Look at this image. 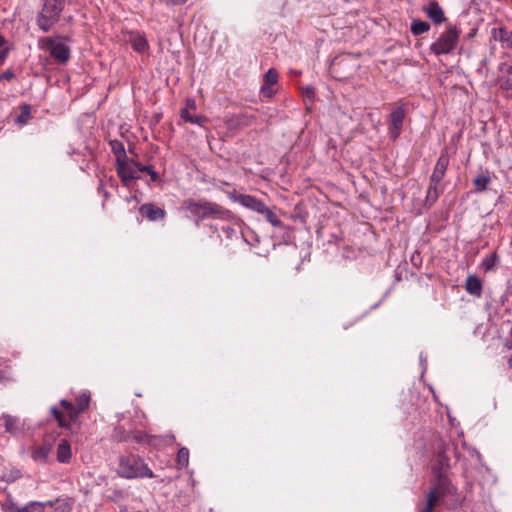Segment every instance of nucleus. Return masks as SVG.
<instances>
[{
  "mask_svg": "<svg viewBox=\"0 0 512 512\" xmlns=\"http://www.w3.org/2000/svg\"><path fill=\"white\" fill-rule=\"evenodd\" d=\"M90 402V392L83 391L77 396L75 404L66 399L60 400V406L65 413L56 406H52L50 412L59 427L66 429L71 435H77L81 431L79 416L89 408Z\"/></svg>",
  "mask_w": 512,
  "mask_h": 512,
  "instance_id": "1",
  "label": "nucleus"
},
{
  "mask_svg": "<svg viewBox=\"0 0 512 512\" xmlns=\"http://www.w3.org/2000/svg\"><path fill=\"white\" fill-rule=\"evenodd\" d=\"M448 471L432 470L429 491L426 494L425 502L418 504L417 512H433L440 500L456 494L457 489L448 478Z\"/></svg>",
  "mask_w": 512,
  "mask_h": 512,
  "instance_id": "2",
  "label": "nucleus"
},
{
  "mask_svg": "<svg viewBox=\"0 0 512 512\" xmlns=\"http://www.w3.org/2000/svg\"><path fill=\"white\" fill-rule=\"evenodd\" d=\"M182 209L187 210L192 215L197 217L196 225H199V221L206 218H214L220 219L222 221H233L234 215L227 209L223 208L221 205L210 202L207 200H201L196 202L193 199H187L183 201Z\"/></svg>",
  "mask_w": 512,
  "mask_h": 512,
  "instance_id": "3",
  "label": "nucleus"
},
{
  "mask_svg": "<svg viewBox=\"0 0 512 512\" xmlns=\"http://www.w3.org/2000/svg\"><path fill=\"white\" fill-rule=\"evenodd\" d=\"M434 449V462L432 470L442 471L450 469L451 455L458 460L460 455L456 443L450 438L438 437L433 444Z\"/></svg>",
  "mask_w": 512,
  "mask_h": 512,
  "instance_id": "4",
  "label": "nucleus"
},
{
  "mask_svg": "<svg viewBox=\"0 0 512 512\" xmlns=\"http://www.w3.org/2000/svg\"><path fill=\"white\" fill-rule=\"evenodd\" d=\"M66 0H42V6L36 17V23L43 32H49L59 22Z\"/></svg>",
  "mask_w": 512,
  "mask_h": 512,
  "instance_id": "5",
  "label": "nucleus"
},
{
  "mask_svg": "<svg viewBox=\"0 0 512 512\" xmlns=\"http://www.w3.org/2000/svg\"><path fill=\"white\" fill-rule=\"evenodd\" d=\"M117 473L120 477L127 479L155 477L144 460L135 455L120 457Z\"/></svg>",
  "mask_w": 512,
  "mask_h": 512,
  "instance_id": "6",
  "label": "nucleus"
},
{
  "mask_svg": "<svg viewBox=\"0 0 512 512\" xmlns=\"http://www.w3.org/2000/svg\"><path fill=\"white\" fill-rule=\"evenodd\" d=\"M461 30L454 24L448 23L446 29L430 45V51L436 56L451 54L457 47Z\"/></svg>",
  "mask_w": 512,
  "mask_h": 512,
  "instance_id": "7",
  "label": "nucleus"
},
{
  "mask_svg": "<svg viewBox=\"0 0 512 512\" xmlns=\"http://www.w3.org/2000/svg\"><path fill=\"white\" fill-rule=\"evenodd\" d=\"M360 54H342L333 59L331 64V72L335 78L346 80L351 78L357 72L359 65L357 59Z\"/></svg>",
  "mask_w": 512,
  "mask_h": 512,
  "instance_id": "8",
  "label": "nucleus"
},
{
  "mask_svg": "<svg viewBox=\"0 0 512 512\" xmlns=\"http://www.w3.org/2000/svg\"><path fill=\"white\" fill-rule=\"evenodd\" d=\"M40 48L48 50L50 56L58 64L67 63L71 56L70 48L63 43L56 42L52 37L42 38L40 40Z\"/></svg>",
  "mask_w": 512,
  "mask_h": 512,
  "instance_id": "9",
  "label": "nucleus"
},
{
  "mask_svg": "<svg viewBox=\"0 0 512 512\" xmlns=\"http://www.w3.org/2000/svg\"><path fill=\"white\" fill-rule=\"evenodd\" d=\"M137 164L141 163L130 160L127 157L116 162L117 175L121 179L123 185L127 188L131 187L134 180L140 178L139 173L141 171L137 170Z\"/></svg>",
  "mask_w": 512,
  "mask_h": 512,
  "instance_id": "10",
  "label": "nucleus"
},
{
  "mask_svg": "<svg viewBox=\"0 0 512 512\" xmlns=\"http://www.w3.org/2000/svg\"><path fill=\"white\" fill-rule=\"evenodd\" d=\"M259 123V115L257 112L253 110H245L238 114H235L231 118L230 126L232 128H241L244 126H258Z\"/></svg>",
  "mask_w": 512,
  "mask_h": 512,
  "instance_id": "11",
  "label": "nucleus"
},
{
  "mask_svg": "<svg viewBox=\"0 0 512 512\" xmlns=\"http://www.w3.org/2000/svg\"><path fill=\"white\" fill-rule=\"evenodd\" d=\"M449 163L450 157L448 155L447 149L445 148L441 151V154L436 161L433 172L430 176V181L435 183H441L445 176Z\"/></svg>",
  "mask_w": 512,
  "mask_h": 512,
  "instance_id": "12",
  "label": "nucleus"
},
{
  "mask_svg": "<svg viewBox=\"0 0 512 512\" xmlns=\"http://www.w3.org/2000/svg\"><path fill=\"white\" fill-rule=\"evenodd\" d=\"M422 10L434 25H441L447 20L443 9L435 0H431Z\"/></svg>",
  "mask_w": 512,
  "mask_h": 512,
  "instance_id": "13",
  "label": "nucleus"
},
{
  "mask_svg": "<svg viewBox=\"0 0 512 512\" xmlns=\"http://www.w3.org/2000/svg\"><path fill=\"white\" fill-rule=\"evenodd\" d=\"M139 213L142 217L152 222L163 220L166 217V211L153 203L141 205Z\"/></svg>",
  "mask_w": 512,
  "mask_h": 512,
  "instance_id": "14",
  "label": "nucleus"
},
{
  "mask_svg": "<svg viewBox=\"0 0 512 512\" xmlns=\"http://www.w3.org/2000/svg\"><path fill=\"white\" fill-rule=\"evenodd\" d=\"M497 81L501 89L512 90V61L503 62L498 66Z\"/></svg>",
  "mask_w": 512,
  "mask_h": 512,
  "instance_id": "15",
  "label": "nucleus"
},
{
  "mask_svg": "<svg viewBox=\"0 0 512 512\" xmlns=\"http://www.w3.org/2000/svg\"><path fill=\"white\" fill-rule=\"evenodd\" d=\"M278 72L274 68H270L264 75L263 85L261 87V93L266 98H271L276 90L272 88V86L276 85L278 82Z\"/></svg>",
  "mask_w": 512,
  "mask_h": 512,
  "instance_id": "16",
  "label": "nucleus"
},
{
  "mask_svg": "<svg viewBox=\"0 0 512 512\" xmlns=\"http://www.w3.org/2000/svg\"><path fill=\"white\" fill-rule=\"evenodd\" d=\"M237 201L245 208L250 209L259 214H262L266 207V204L262 200L248 194H240L237 197Z\"/></svg>",
  "mask_w": 512,
  "mask_h": 512,
  "instance_id": "17",
  "label": "nucleus"
},
{
  "mask_svg": "<svg viewBox=\"0 0 512 512\" xmlns=\"http://www.w3.org/2000/svg\"><path fill=\"white\" fill-rule=\"evenodd\" d=\"M465 290L468 294L480 298L483 292V284L479 277L476 275H469L465 281Z\"/></svg>",
  "mask_w": 512,
  "mask_h": 512,
  "instance_id": "18",
  "label": "nucleus"
},
{
  "mask_svg": "<svg viewBox=\"0 0 512 512\" xmlns=\"http://www.w3.org/2000/svg\"><path fill=\"white\" fill-rule=\"evenodd\" d=\"M0 421L3 422L5 427V432L16 435L22 430V423L20 419L16 416H12L9 414H3L0 418Z\"/></svg>",
  "mask_w": 512,
  "mask_h": 512,
  "instance_id": "19",
  "label": "nucleus"
},
{
  "mask_svg": "<svg viewBox=\"0 0 512 512\" xmlns=\"http://www.w3.org/2000/svg\"><path fill=\"white\" fill-rule=\"evenodd\" d=\"M57 461L60 463H69L72 457L71 445L68 440L61 439L56 450Z\"/></svg>",
  "mask_w": 512,
  "mask_h": 512,
  "instance_id": "20",
  "label": "nucleus"
},
{
  "mask_svg": "<svg viewBox=\"0 0 512 512\" xmlns=\"http://www.w3.org/2000/svg\"><path fill=\"white\" fill-rule=\"evenodd\" d=\"M406 116V107L404 104H398L390 113V124L393 128H401Z\"/></svg>",
  "mask_w": 512,
  "mask_h": 512,
  "instance_id": "21",
  "label": "nucleus"
},
{
  "mask_svg": "<svg viewBox=\"0 0 512 512\" xmlns=\"http://www.w3.org/2000/svg\"><path fill=\"white\" fill-rule=\"evenodd\" d=\"M443 189L440 187V183L430 181L425 197V205L431 207L439 198Z\"/></svg>",
  "mask_w": 512,
  "mask_h": 512,
  "instance_id": "22",
  "label": "nucleus"
},
{
  "mask_svg": "<svg viewBox=\"0 0 512 512\" xmlns=\"http://www.w3.org/2000/svg\"><path fill=\"white\" fill-rule=\"evenodd\" d=\"M52 451V446L49 443H44L32 452V458L37 462H46Z\"/></svg>",
  "mask_w": 512,
  "mask_h": 512,
  "instance_id": "23",
  "label": "nucleus"
},
{
  "mask_svg": "<svg viewBox=\"0 0 512 512\" xmlns=\"http://www.w3.org/2000/svg\"><path fill=\"white\" fill-rule=\"evenodd\" d=\"M19 114L16 115L14 119V123L16 125H26L28 124L29 119L31 118V106L29 104H21L18 107Z\"/></svg>",
  "mask_w": 512,
  "mask_h": 512,
  "instance_id": "24",
  "label": "nucleus"
},
{
  "mask_svg": "<svg viewBox=\"0 0 512 512\" xmlns=\"http://www.w3.org/2000/svg\"><path fill=\"white\" fill-rule=\"evenodd\" d=\"M180 117L182 120L185 121V123H189L192 125L196 124L199 126H203L205 124V122L207 121L206 117H204L202 115L195 114V111L188 112L187 115H184L183 109H181V111H180Z\"/></svg>",
  "mask_w": 512,
  "mask_h": 512,
  "instance_id": "25",
  "label": "nucleus"
},
{
  "mask_svg": "<svg viewBox=\"0 0 512 512\" xmlns=\"http://www.w3.org/2000/svg\"><path fill=\"white\" fill-rule=\"evenodd\" d=\"M499 258L497 255V252H493L490 255L486 256L480 264L481 269L485 273L495 270L497 264H498Z\"/></svg>",
  "mask_w": 512,
  "mask_h": 512,
  "instance_id": "26",
  "label": "nucleus"
},
{
  "mask_svg": "<svg viewBox=\"0 0 512 512\" xmlns=\"http://www.w3.org/2000/svg\"><path fill=\"white\" fill-rule=\"evenodd\" d=\"M410 30L414 36H419L430 30V24L420 19H414L411 22Z\"/></svg>",
  "mask_w": 512,
  "mask_h": 512,
  "instance_id": "27",
  "label": "nucleus"
},
{
  "mask_svg": "<svg viewBox=\"0 0 512 512\" xmlns=\"http://www.w3.org/2000/svg\"><path fill=\"white\" fill-rule=\"evenodd\" d=\"M490 182H491V178L488 174L481 173V174L477 175L473 180V184L475 186V192H477V193L484 192L487 189Z\"/></svg>",
  "mask_w": 512,
  "mask_h": 512,
  "instance_id": "28",
  "label": "nucleus"
},
{
  "mask_svg": "<svg viewBox=\"0 0 512 512\" xmlns=\"http://www.w3.org/2000/svg\"><path fill=\"white\" fill-rule=\"evenodd\" d=\"M494 38L504 43L507 48H512V30L509 31L505 28L494 30Z\"/></svg>",
  "mask_w": 512,
  "mask_h": 512,
  "instance_id": "29",
  "label": "nucleus"
},
{
  "mask_svg": "<svg viewBox=\"0 0 512 512\" xmlns=\"http://www.w3.org/2000/svg\"><path fill=\"white\" fill-rule=\"evenodd\" d=\"M133 440L137 443H149L151 444L155 439L156 437H152V436H149L147 435L146 433L142 432V431H134V432H131L127 437L125 438H122L121 440Z\"/></svg>",
  "mask_w": 512,
  "mask_h": 512,
  "instance_id": "30",
  "label": "nucleus"
},
{
  "mask_svg": "<svg viewBox=\"0 0 512 512\" xmlns=\"http://www.w3.org/2000/svg\"><path fill=\"white\" fill-rule=\"evenodd\" d=\"M261 215H263L272 226L285 228L283 222L269 207L266 206Z\"/></svg>",
  "mask_w": 512,
  "mask_h": 512,
  "instance_id": "31",
  "label": "nucleus"
},
{
  "mask_svg": "<svg viewBox=\"0 0 512 512\" xmlns=\"http://www.w3.org/2000/svg\"><path fill=\"white\" fill-rule=\"evenodd\" d=\"M110 146H111L112 152L116 156V162L127 157L125 148H124V145L122 142H120L118 140H112V141H110Z\"/></svg>",
  "mask_w": 512,
  "mask_h": 512,
  "instance_id": "32",
  "label": "nucleus"
},
{
  "mask_svg": "<svg viewBox=\"0 0 512 512\" xmlns=\"http://www.w3.org/2000/svg\"><path fill=\"white\" fill-rule=\"evenodd\" d=\"M233 221H226L228 224L226 226H222L221 230L226 235L227 238L232 239L237 234V228L239 227L238 219L234 216Z\"/></svg>",
  "mask_w": 512,
  "mask_h": 512,
  "instance_id": "33",
  "label": "nucleus"
},
{
  "mask_svg": "<svg viewBox=\"0 0 512 512\" xmlns=\"http://www.w3.org/2000/svg\"><path fill=\"white\" fill-rule=\"evenodd\" d=\"M189 463V450L185 447L179 449L177 453V464L180 468L186 467Z\"/></svg>",
  "mask_w": 512,
  "mask_h": 512,
  "instance_id": "34",
  "label": "nucleus"
},
{
  "mask_svg": "<svg viewBox=\"0 0 512 512\" xmlns=\"http://www.w3.org/2000/svg\"><path fill=\"white\" fill-rule=\"evenodd\" d=\"M45 504L38 501H32L21 508V512H44Z\"/></svg>",
  "mask_w": 512,
  "mask_h": 512,
  "instance_id": "35",
  "label": "nucleus"
},
{
  "mask_svg": "<svg viewBox=\"0 0 512 512\" xmlns=\"http://www.w3.org/2000/svg\"><path fill=\"white\" fill-rule=\"evenodd\" d=\"M137 170L147 173L152 182H156L159 179L158 173L150 165L137 164Z\"/></svg>",
  "mask_w": 512,
  "mask_h": 512,
  "instance_id": "36",
  "label": "nucleus"
},
{
  "mask_svg": "<svg viewBox=\"0 0 512 512\" xmlns=\"http://www.w3.org/2000/svg\"><path fill=\"white\" fill-rule=\"evenodd\" d=\"M132 46L137 52L142 53L148 48V43L144 37H138L133 40Z\"/></svg>",
  "mask_w": 512,
  "mask_h": 512,
  "instance_id": "37",
  "label": "nucleus"
},
{
  "mask_svg": "<svg viewBox=\"0 0 512 512\" xmlns=\"http://www.w3.org/2000/svg\"><path fill=\"white\" fill-rule=\"evenodd\" d=\"M187 1L188 0H158L159 3L167 7L180 6L185 4Z\"/></svg>",
  "mask_w": 512,
  "mask_h": 512,
  "instance_id": "38",
  "label": "nucleus"
},
{
  "mask_svg": "<svg viewBox=\"0 0 512 512\" xmlns=\"http://www.w3.org/2000/svg\"><path fill=\"white\" fill-rule=\"evenodd\" d=\"M183 109V114L187 115L188 112L196 111V102L194 99H187L185 107Z\"/></svg>",
  "mask_w": 512,
  "mask_h": 512,
  "instance_id": "39",
  "label": "nucleus"
},
{
  "mask_svg": "<svg viewBox=\"0 0 512 512\" xmlns=\"http://www.w3.org/2000/svg\"><path fill=\"white\" fill-rule=\"evenodd\" d=\"M15 78V73L12 69H7L2 74H0V80L10 81Z\"/></svg>",
  "mask_w": 512,
  "mask_h": 512,
  "instance_id": "40",
  "label": "nucleus"
},
{
  "mask_svg": "<svg viewBox=\"0 0 512 512\" xmlns=\"http://www.w3.org/2000/svg\"><path fill=\"white\" fill-rule=\"evenodd\" d=\"M10 48L4 47L0 50V66H2L9 54Z\"/></svg>",
  "mask_w": 512,
  "mask_h": 512,
  "instance_id": "41",
  "label": "nucleus"
},
{
  "mask_svg": "<svg viewBox=\"0 0 512 512\" xmlns=\"http://www.w3.org/2000/svg\"><path fill=\"white\" fill-rule=\"evenodd\" d=\"M123 498V493L120 490H114L113 494L108 497L109 500L113 502H117L118 500Z\"/></svg>",
  "mask_w": 512,
  "mask_h": 512,
  "instance_id": "42",
  "label": "nucleus"
},
{
  "mask_svg": "<svg viewBox=\"0 0 512 512\" xmlns=\"http://www.w3.org/2000/svg\"><path fill=\"white\" fill-rule=\"evenodd\" d=\"M21 508L17 504L10 502L6 506V512H21Z\"/></svg>",
  "mask_w": 512,
  "mask_h": 512,
  "instance_id": "43",
  "label": "nucleus"
},
{
  "mask_svg": "<svg viewBox=\"0 0 512 512\" xmlns=\"http://www.w3.org/2000/svg\"><path fill=\"white\" fill-rule=\"evenodd\" d=\"M303 94H304L305 97L313 98L314 97V90H313V88L307 87V88L304 89Z\"/></svg>",
  "mask_w": 512,
  "mask_h": 512,
  "instance_id": "44",
  "label": "nucleus"
},
{
  "mask_svg": "<svg viewBox=\"0 0 512 512\" xmlns=\"http://www.w3.org/2000/svg\"><path fill=\"white\" fill-rule=\"evenodd\" d=\"M6 379L4 371L0 370V382H3Z\"/></svg>",
  "mask_w": 512,
  "mask_h": 512,
  "instance_id": "45",
  "label": "nucleus"
},
{
  "mask_svg": "<svg viewBox=\"0 0 512 512\" xmlns=\"http://www.w3.org/2000/svg\"><path fill=\"white\" fill-rule=\"evenodd\" d=\"M392 138H397L398 137V132H395V130H392V135H391Z\"/></svg>",
  "mask_w": 512,
  "mask_h": 512,
  "instance_id": "46",
  "label": "nucleus"
},
{
  "mask_svg": "<svg viewBox=\"0 0 512 512\" xmlns=\"http://www.w3.org/2000/svg\"><path fill=\"white\" fill-rule=\"evenodd\" d=\"M62 40H65V41H70V37L69 36H62L60 37Z\"/></svg>",
  "mask_w": 512,
  "mask_h": 512,
  "instance_id": "47",
  "label": "nucleus"
},
{
  "mask_svg": "<svg viewBox=\"0 0 512 512\" xmlns=\"http://www.w3.org/2000/svg\"><path fill=\"white\" fill-rule=\"evenodd\" d=\"M103 194H104V197H105V198H108V197H109V193H108L107 191H104V193H103Z\"/></svg>",
  "mask_w": 512,
  "mask_h": 512,
  "instance_id": "48",
  "label": "nucleus"
}]
</instances>
